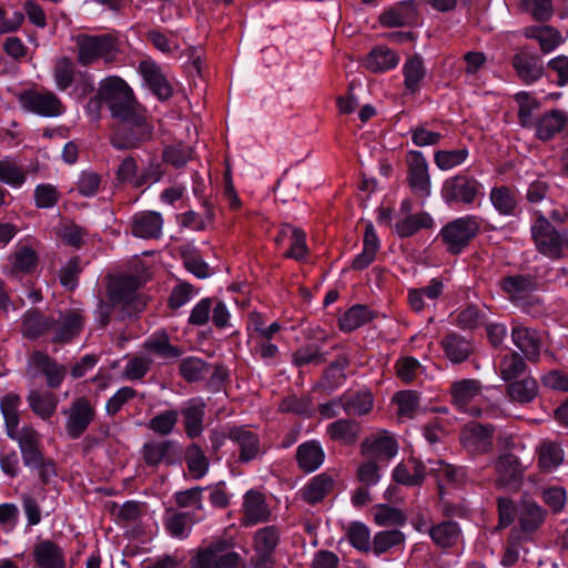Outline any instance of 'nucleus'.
<instances>
[{
    "mask_svg": "<svg viewBox=\"0 0 568 568\" xmlns=\"http://www.w3.org/2000/svg\"><path fill=\"white\" fill-rule=\"evenodd\" d=\"M140 285L135 276H122L118 278L110 287L109 292L112 301L121 302L130 298V296L138 290Z\"/></svg>",
    "mask_w": 568,
    "mask_h": 568,
    "instance_id": "obj_58",
    "label": "nucleus"
},
{
    "mask_svg": "<svg viewBox=\"0 0 568 568\" xmlns=\"http://www.w3.org/2000/svg\"><path fill=\"white\" fill-rule=\"evenodd\" d=\"M416 4L413 0L400 1L379 16V22L384 27H402L414 20Z\"/></svg>",
    "mask_w": 568,
    "mask_h": 568,
    "instance_id": "obj_22",
    "label": "nucleus"
},
{
    "mask_svg": "<svg viewBox=\"0 0 568 568\" xmlns=\"http://www.w3.org/2000/svg\"><path fill=\"white\" fill-rule=\"evenodd\" d=\"M519 520L524 531H532L544 520V510L537 504L528 501L523 506Z\"/></svg>",
    "mask_w": 568,
    "mask_h": 568,
    "instance_id": "obj_62",
    "label": "nucleus"
},
{
    "mask_svg": "<svg viewBox=\"0 0 568 568\" xmlns=\"http://www.w3.org/2000/svg\"><path fill=\"white\" fill-rule=\"evenodd\" d=\"M55 85L60 91H65L74 79V63L71 59L63 57L57 60L53 69Z\"/></svg>",
    "mask_w": 568,
    "mask_h": 568,
    "instance_id": "obj_54",
    "label": "nucleus"
},
{
    "mask_svg": "<svg viewBox=\"0 0 568 568\" xmlns=\"http://www.w3.org/2000/svg\"><path fill=\"white\" fill-rule=\"evenodd\" d=\"M363 244L362 252L352 262L354 270L366 268L375 260L379 250V240L372 223L366 225Z\"/></svg>",
    "mask_w": 568,
    "mask_h": 568,
    "instance_id": "obj_31",
    "label": "nucleus"
},
{
    "mask_svg": "<svg viewBox=\"0 0 568 568\" xmlns=\"http://www.w3.org/2000/svg\"><path fill=\"white\" fill-rule=\"evenodd\" d=\"M568 124V115L561 110L554 109L538 119L536 125V136L539 140L547 141L561 132Z\"/></svg>",
    "mask_w": 568,
    "mask_h": 568,
    "instance_id": "obj_21",
    "label": "nucleus"
},
{
    "mask_svg": "<svg viewBox=\"0 0 568 568\" xmlns=\"http://www.w3.org/2000/svg\"><path fill=\"white\" fill-rule=\"evenodd\" d=\"M38 257L36 252L28 245L18 244L11 256L13 273H29L37 266Z\"/></svg>",
    "mask_w": 568,
    "mask_h": 568,
    "instance_id": "obj_43",
    "label": "nucleus"
},
{
    "mask_svg": "<svg viewBox=\"0 0 568 568\" xmlns=\"http://www.w3.org/2000/svg\"><path fill=\"white\" fill-rule=\"evenodd\" d=\"M0 181L10 185L11 187H21L27 181V171L14 160H1Z\"/></svg>",
    "mask_w": 568,
    "mask_h": 568,
    "instance_id": "obj_47",
    "label": "nucleus"
},
{
    "mask_svg": "<svg viewBox=\"0 0 568 568\" xmlns=\"http://www.w3.org/2000/svg\"><path fill=\"white\" fill-rule=\"evenodd\" d=\"M140 285L135 276H122L118 278L110 287L109 292L112 301L121 302L130 298V296L138 290Z\"/></svg>",
    "mask_w": 568,
    "mask_h": 568,
    "instance_id": "obj_57",
    "label": "nucleus"
},
{
    "mask_svg": "<svg viewBox=\"0 0 568 568\" xmlns=\"http://www.w3.org/2000/svg\"><path fill=\"white\" fill-rule=\"evenodd\" d=\"M140 71L150 89L162 100L169 99L172 88L160 69L148 61L140 63Z\"/></svg>",
    "mask_w": 568,
    "mask_h": 568,
    "instance_id": "obj_29",
    "label": "nucleus"
},
{
    "mask_svg": "<svg viewBox=\"0 0 568 568\" xmlns=\"http://www.w3.org/2000/svg\"><path fill=\"white\" fill-rule=\"evenodd\" d=\"M162 227V215L154 211L140 212L132 220V233L138 237L156 239L161 235Z\"/></svg>",
    "mask_w": 568,
    "mask_h": 568,
    "instance_id": "obj_20",
    "label": "nucleus"
},
{
    "mask_svg": "<svg viewBox=\"0 0 568 568\" xmlns=\"http://www.w3.org/2000/svg\"><path fill=\"white\" fill-rule=\"evenodd\" d=\"M507 392L513 402L527 404L536 398L538 394V385L536 379L526 377L521 381L510 383Z\"/></svg>",
    "mask_w": 568,
    "mask_h": 568,
    "instance_id": "obj_40",
    "label": "nucleus"
},
{
    "mask_svg": "<svg viewBox=\"0 0 568 568\" xmlns=\"http://www.w3.org/2000/svg\"><path fill=\"white\" fill-rule=\"evenodd\" d=\"M225 538H216L197 549L191 560V568H243L240 554L233 551Z\"/></svg>",
    "mask_w": 568,
    "mask_h": 568,
    "instance_id": "obj_3",
    "label": "nucleus"
},
{
    "mask_svg": "<svg viewBox=\"0 0 568 568\" xmlns=\"http://www.w3.org/2000/svg\"><path fill=\"white\" fill-rule=\"evenodd\" d=\"M442 197L447 204H474L484 197V186L475 178L457 174L445 180L442 186Z\"/></svg>",
    "mask_w": 568,
    "mask_h": 568,
    "instance_id": "obj_7",
    "label": "nucleus"
},
{
    "mask_svg": "<svg viewBox=\"0 0 568 568\" xmlns=\"http://www.w3.org/2000/svg\"><path fill=\"white\" fill-rule=\"evenodd\" d=\"M371 314L367 307L363 305H355L343 314L339 318V326L343 331H354L368 322Z\"/></svg>",
    "mask_w": 568,
    "mask_h": 568,
    "instance_id": "obj_53",
    "label": "nucleus"
},
{
    "mask_svg": "<svg viewBox=\"0 0 568 568\" xmlns=\"http://www.w3.org/2000/svg\"><path fill=\"white\" fill-rule=\"evenodd\" d=\"M513 64L519 78L526 83H532L544 74L542 64L538 60L523 53L514 57Z\"/></svg>",
    "mask_w": 568,
    "mask_h": 568,
    "instance_id": "obj_35",
    "label": "nucleus"
},
{
    "mask_svg": "<svg viewBox=\"0 0 568 568\" xmlns=\"http://www.w3.org/2000/svg\"><path fill=\"white\" fill-rule=\"evenodd\" d=\"M68 420L67 433L72 438H79L92 423L95 416L93 405L84 397L75 398L65 412Z\"/></svg>",
    "mask_w": 568,
    "mask_h": 568,
    "instance_id": "obj_11",
    "label": "nucleus"
},
{
    "mask_svg": "<svg viewBox=\"0 0 568 568\" xmlns=\"http://www.w3.org/2000/svg\"><path fill=\"white\" fill-rule=\"evenodd\" d=\"M490 201L494 207L504 215H511L516 209L515 195L505 186L494 187L490 192Z\"/></svg>",
    "mask_w": 568,
    "mask_h": 568,
    "instance_id": "obj_52",
    "label": "nucleus"
},
{
    "mask_svg": "<svg viewBox=\"0 0 568 568\" xmlns=\"http://www.w3.org/2000/svg\"><path fill=\"white\" fill-rule=\"evenodd\" d=\"M27 371L33 376H43L50 388H59L68 369L45 352L33 351L28 357Z\"/></svg>",
    "mask_w": 568,
    "mask_h": 568,
    "instance_id": "obj_10",
    "label": "nucleus"
},
{
    "mask_svg": "<svg viewBox=\"0 0 568 568\" xmlns=\"http://www.w3.org/2000/svg\"><path fill=\"white\" fill-rule=\"evenodd\" d=\"M518 103V118L519 122L525 128H534L538 121L535 112L540 108V102L530 93L521 91L515 95Z\"/></svg>",
    "mask_w": 568,
    "mask_h": 568,
    "instance_id": "obj_36",
    "label": "nucleus"
},
{
    "mask_svg": "<svg viewBox=\"0 0 568 568\" xmlns=\"http://www.w3.org/2000/svg\"><path fill=\"white\" fill-rule=\"evenodd\" d=\"M185 462L187 470L194 479L202 478L209 470V459L196 444H192L186 448Z\"/></svg>",
    "mask_w": 568,
    "mask_h": 568,
    "instance_id": "obj_45",
    "label": "nucleus"
},
{
    "mask_svg": "<svg viewBox=\"0 0 568 568\" xmlns=\"http://www.w3.org/2000/svg\"><path fill=\"white\" fill-rule=\"evenodd\" d=\"M182 258L186 270L199 278H205L210 275L209 265L202 260L196 250L189 246L183 248Z\"/></svg>",
    "mask_w": 568,
    "mask_h": 568,
    "instance_id": "obj_63",
    "label": "nucleus"
},
{
    "mask_svg": "<svg viewBox=\"0 0 568 568\" xmlns=\"http://www.w3.org/2000/svg\"><path fill=\"white\" fill-rule=\"evenodd\" d=\"M406 90L416 92L425 77L423 61L415 57L407 60L403 67Z\"/></svg>",
    "mask_w": 568,
    "mask_h": 568,
    "instance_id": "obj_50",
    "label": "nucleus"
},
{
    "mask_svg": "<svg viewBox=\"0 0 568 568\" xmlns=\"http://www.w3.org/2000/svg\"><path fill=\"white\" fill-rule=\"evenodd\" d=\"M33 554L39 568H65L63 551L52 541L39 542Z\"/></svg>",
    "mask_w": 568,
    "mask_h": 568,
    "instance_id": "obj_25",
    "label": "nucleus"
},
{
    "mask_svg": "<svg viewBox=\"0 0 568 568\" xmlns=\"http://www.w3.org/2000/svg\"><path fill=\"white\" fill-rule=\"evenodd\" d=\"M501 287L511 300L520 301L535 290L536 283L527 276H509L503 281Z\"/></svg>",
    "mask_w": 568,
    "mask_h": 568,
    "instance_id": "obj_42",
    "label": "nucleus"
},
{
    "mask_svg": "<svg viewBox=\"0 0 568 568\" xmlns=\"http://www.w3.org/2000/svg\"><path fill=\"white\" fill-rule=\"evenodd\" d=\"M393 479L402 485H419L426 476V466L412 458L399 463L393 470Z\"/></svg>",
    "mask_w": 568,
    "mask_h": 568,
    "instance_id": "obj_26",
    "label": "nucleus"
},
{
    "mask_svg": "<svg viewBox=\"0 0 568 568\" xmlns=\"http://www.w3.org/2000/svg\"><path fill=\"white\" fill-rule=\"evenodd\" d=\"M373 407V396L369 392H359L349 395L344 400V410L347 414L364 415Z\"/></svg>",
    "mask_w": 568,
    "mask_h": 568,
    "instance_id": "obj_59",
    "label": "nucleus"
},
{
    "mask_svg": "<svg viewBox=\"0 0 568 568\" xmlns=\"http://www.w3.org/2000/svg\"><path fill=\"white\" fill-rule=\"evenodd\" d=\"M8 436L19 443L26 465L41 463L42 453L40 450V435L31 427H23L20 430L16 428L8 433Z\"/></svg>",
    "mask_w": 568,
    "mask_h": 568,
    "instance_id": "obj_14",
    "label": "nucleus"
},
{
    "mask_svg": "<svg viewBox=\"0 0 568 568\" xmlns=\"http://www.w3.org/2000/svg\"><path fill=\"white\" fill-rule=\"evenodd\" d=\"M327 433L333 440L351 444L357 439L359 426L355 422L339 419L327 426Z\"/></svg>",
    "mask_w": 568,
    "mask_h": 568,
    "instance_id": "obj_44",
    "label": "nucleus"
},
{
    "mask_svg": "<svg viewBox=\"0 0 568 568\" xmlns=\"http://www.w3.org/2000/svg\"><path fill=\"white\" fill-rule=\"evenodd\" d=\"M179 413L174 409L164 410L150 419L148 427L159 435L171 434L178 423Z\"/></svg>",
    "mask_w": 568,
    "mask_h": 568,
    "instance_id": "obj_55",
    "label": "nucleus"
},
{
    "mask_svg": "<svg viewBox=\"0 0 568 568\" xmlns=\"http://www.w3.org/2000/svg\"><path fill=\"white\" fill-rule=\"evenodd\" d=\"M479 230V223L475 216L467 215L454 220L440 231L444 243L452 253H459Z\"/></svg>",
    "mask_w": 568,
    "mask_h": 568,
    "instance_id": "obj_9",
    "label": "nucleus"
},
{
    "mask_svg": "<svg viewBox=\"0 0 568 568\" xmlns=\"http://www.w3.org/2000/svg\"><path fill=\"white\" fill-rule=\"evenodd\" d=\"M20 404L21 399L16 394H8L1 399L0 407L6 422L7 434L18 428Z\"/></svg>",
    "mask_w": 568,
    "mask_h": 568,
    "instance_id": "obj_51",
    "label": "nucleus"
},
{
    "mask_svg": "<svg viewBox=\"0 0 568 568\" xmlns=\"http://www.w3.org/2000/svg\"><path fill=\"white\" fill-rule=\"evenodd\" d=\"M28 402L31 409L45 419L51 417L58 406V398L53 393L32 390L28 396Z\"/></svg>",
    "mask_w": 568,
    "mask_h": 568,
    "instance_id": "obj_38",
    "label": "nucleus"
},
{
    "mask_svg": "<svg viewBox=\"0 0 568 568\" xmlns=\"http://www.w3.org/2000/svg\"><path fill=\"white\" fill-rule=\"evenodd\" d=\"M78 61L82 65H91L99 60L105 63L113 62L119 51L118 39L110 34L88 36L80 34L75 40Z\"/></svg>",
    "mask_w": 568,
    "mask_h": 568,
    "instance_id": "obj_4",
    "label": "nucleus"
},
{
    "mask_svg": "<svg viewBox=\"0 0 568 568\" xmlns=\"http://www.w3.org/2000/svg\"><path fill=\"white\" fill-rule=\"evenodd\" d=\"M50 327L49 322L36 311L28 312L23 320V334L29 338H37Z\"/></svg>",
    "mask_w": 568,
    "mask_h": 568,
    "instance_id": "obj_64",
    "label": "nucleus"
},
{
    "mask_svg": "<svg viewBox=\"0 0 568 568\" xmlns=\"http://www.w3.org/2000/svg\"><path fill=\"white\" fill-rule=\"evenodd\" d=\"M362 453L368 458L389 462L397 455L398 444L393 435L381 430L363 442Z\"/></svg>",
    "mask_w": 568,
    "mask_h": 568,
    "instance_id": "obj_12",
    "label": "nucleus"
},
{
    "mask_svg": "<svg viewBox=\"0 0 568 568\" xmlns=\"http://www.w3.org/2000/svg\"><path fill=\"white\" fill-rule=\"evenodd\" d=\"M523 471V467L515 455H503L496 462V483L503 487L517 485Z\"/></svg>",
    "mask_w": 568,
    "mask_h": 568,
    "instance_id": "obj_23",
    "label": "nucleus"
},
{
    "mask_svg": "<svg viewBox=\"0 0 568 568\" xmlns=\"http://www.w3.org/2000/svg\"><path fill=\"white\" fill-rule=\"evenodd\" d=\"M450 395L453 405L460 412L471 416H495V413L484 406L481 384L477 379H459L452 384Z\"/></svg>",
    "mask_w": 568,
    "mask_h": 568,
    "instance_id": "obj_5",
    "label": "nucleus"
},
{
    "mask_svg": "<svg viewBox=\"0 0 568 568\" xmlns=\"http://www.w3.org/2000/svg\"><path fill=\"white\" fill-rule=\"evenodd\" d=\"M426 469V473L428 471L436 477L439 487H442L443 484L454 483L459 477V470L440 459L429 460Z\"/></svg>",
    "mask_w": 568,
    "mask_h": 568,
    "instance_id": "obj_60",
    "label": "nucleus"
},
{
    "mask_svg": "<svg viewBox=\"0 0 568 568\" xmlns=\"http://www.w3.org/2000/svg\"><path fill=\"white\" fill-rule=\"evenodd\" d=\"M525 34L528 38L537 39L540 44V49L545 53L551 52L564 41L561 34L550 27L528 28L526 29Z\"/></svg>",
    "mask_w": 568,
    "mask_h": 568,
    "instance_id": "obj_46",
    "label": "nucleus"
},
{
    "mask_svg": "<svg viewBox=\"0 0 568 568\" xmlns=\"http://www.w3.org/2000/svg\"><path fill=\"white\" fill-rule=\"evenodd\" d=\"M467 156L468 151L466 149L440 150L435 153L434 160L439 170L448 171L463 164Z\"/></svg>",
    "mask_w": 568,
    "mask_h": 568,
    "instance_id": "obj_56",
    "label": "nucleus"
},
{
    "mask_svg": "<svg viewBox=\"0 0 568 568\" xmlns=\"http://www.w3.org/2000/svg\"><path fill=\"white\" fill-rule=\"evenodd\" d=\"M491 436V427L469 423L462 430L460 442L468 452L481 454L490 449Z\"/></svg>",
    "mask_w": 568,
    "mask_h": 568,
    "instance_id": "obj_15",
    "label": "nucleus"
},
{
    "mask_svg": "<svg viewBox=\"0 0 568 568\" xmlns=\"http://www.w3.org/2000/svg\"><path fill=\"white\" fill-rule=\"evenodd\" d=\"M334 486V478L327 473H321L314 476L301 490L303 500L315 504L321 501Z\"/></svg>",
    "mask_w": 568,
    "mask_h": 568,
    "instance_id": "obj_27",
    "label": "nucleus"
},
{
    "mask_svg": "<svg viewBox=\"0 0 568 568\" xmlns=\"http://www.w3.org/2000/svg\"><path fill=\"white\" fill-rule=\"evenodd\" d=\"M408 180L413 192L419 196L427 197L430 194V178L428 164L424 155L413 151L408 155Z\"/></svg>",
    "mask_w": 568,
    "mask_h": 568,
    "instance_id": "obj_13",
    "label": "nucleus"
},
{
    "mask_svg": "<svg viewBox=\"0 0 568 568\" xmlns=\"http://www.w3.org/2000/svg\"><path fill=\"white\" fill-rule=\"evenodd\" d=\"M308 255L310 248L306 243V233L298 227H292L288 236L286 257L294 258L298 262H305L307 261Z\"/></svg>",
    "mask_w": 568,
    "mask_h": 568,
    "instance_id": "obj_49",
    "label": "nucleus"
},
{
    "mask_svg": "<svg viewBox=\"0 0 568 568\" xmlns=\"http://www.w3.org/2000/svg\"><path fill=\"white\" fill-rule=\"evenodd\" d=\"M445 355L453 363H460L468 358L471 346L470 343L456 334L448 335L442 342Z\"/></svg>",
    "mask_w": 568,
    "mask_h": 568,
    "instance_id": "obj_39",
    "label": "nucleus"
},
{
    "mask_svg": "<svg viewBox=\"0 0 568 568\" xmlns=\"http://www.w3.org/2000/svg\"><path fill=\"white\" fill-rule=\"evenodd\" d=\"M18 101L24 110L45 118L59 116L65 111L60 98L47 89L24 90L18 94Z\"/></svg>",
    "mask_w": 568,
    "mask_h": 568,
    "instance_id": "obj_8",
    "label": "nucleus"
},
{
    "mask_svg": "<svg viewBox=\"0 0 568 568\" xmlns=\"http://www.w3.org/2000/svg\"><path fill=\"white\" fill-rule=\"evenodd\" d=\"M429 536L440 547H450L460 538V531L457 524L452 521L442 523L428 530Z\"/></svg>",
    "mask_w": 568,
    "mask_h": 568,
    "instance_id": "obj_48",
    "label": "nucleus"
},
{
    "mask_svg": "<svg viewBox=\"0 0 568 568\" xmlns=\"http://www.w3.org/2000/svg\"><path fill=\"white\" fill-rule=\"evenodd\" d=\"M538 465L544 471L556 470L564 462L562 447L554 442H544L537 450Z\"/></svg>",
    "mask_w": 568,
    "mask_h": 568,
    "instance_id": "obj_34",
    "label": "nucleus"
},
{
    "mask_svg": "<svg viewBox=\"0 0 568 568\" xmlns=\"http://www.w3.org/2000/svg\"><path fill=\"white\" fill-rule=\"evenodd\" d=\"M242 524L244 526H254L268 520L271 510L265 503L264 496L256 490H248L243 500Z\"/></svg>",
    "mask_w": 568,
    "mask_h": 568,
    "instance_id": "obj_16",
    "label": "nucleus"
},
{
    "mask_svg": "<svg viewBox=\"0 0 568 568\" xmlns=\"http://www.w3.org/2000/svg\"><path fill=\"white\" fill-rule=\"evenodd\" d=\"M399 62L398 55L386 47H377L371 51L366 59L367 69L374 72H384L395 68Z\"/></svg>",
    "mask_w": 568,
    "mask_h": 568,
    "instance_id": "obj_37",
    "label": "nucleus"
},
{
    "mask_svg": "<svg viewBox=\"0 0 568 568\" xmlns=\"http://www.w3.org/2000/svg\"><path fill=\"white\" fill-rule=\"evenodd\" d=\"M118 180L129 183L134 187H141L149 183H154L160 180V174L155 169H149L146 172L138 173V165L133 158H125L119 165Z\"/></svg>",
    "mask_w": 568,
    "mask_h": 568,
    "instance_id": "obj_19",
    "label": "nucleus"
},
{
    "mask_svg": "<svg viewBox=\"0 0 568 568\" xmlns=\"http://www.w3.org/2000/svg\"><path fill=\"white\" fill-rule=\"evenodd\" d=\"M296 459L301 469L313 473L323 465L325 454L318 442L308 440L298 446Z\"/></svg>",
    "mask_w": 568,
    "mask_h": 568,
    "instance_id": "obj_24",
    "label": "nucleus"
},
{
    "mask_svg": "<svg viewBox=\"0 0 568 568\" xmlns=\"http://www.w3.org/2000/svg\"><path fill=\"white\" fill-rule=\"evenodd\" d=\"M195 521L196 519L190 513H180L171 516L165 526L172 536L183 538L189 535Z\"/></svg>",
    "mask_w": 568,
    "mask_h": 568,
    "instance_id": "obj_61",
    "label": "nucleus"
},
{
    "mask_svg": "<svg viewBox=\"0 0 568 568\" xmlns=\"http://www.w3.org/2000/svg\"><path fill=\"white\" fill-rule=\"evenodd\" d=\"M531 234L539 253L550 258H560L568 250V234L556 229L546 217L538 216L531 226Z\"/></svg>",
    "mask_w": 568,
    "mask_h": 568,
    "instance_id": "obj_6",
    "label": "nucleus"
},
{
    "mask_svg": "<svg viewBox=\"0 0 568 568\" xmlns=\"http://www.w3.org/2000/svg\"><path fill=\"white\" fill-rule=\"evenodd\" d=\"M229 437L240 449V460L250 462L262 454V445L257 434L245 427H234Z\"/></svg>",
    "mask_w": 568,
    "mask_h": 568,
    "instance_id": "obj_17",
    "label": "nucleus"
},
{
    "mask_svg": "<svg viewBox=\"0 0 568 568\" xmlns=\"http://www.w3.org/2000/svg\"><path fill=\"white\" fill-rule=\"evenodd\" d=\"M433 226V217L428 213H419L396 222L395 231L399 236L406 237L412 236L422 229H432Z\"/></svg>",
    "mask_w": 568,
    "mask_h": 568,
    "instance_id": "obj_41",
    "label": "nucleus"
},
{
    "mask_svg": "<svg viewBox=\"0 0 568 568\" xmlns=\"http://www.w3.org/2000/svg\"><path fill=\"white\" fill-rule=\"evenodd\" d=\"M97 98L108 106L114 120L141 108L130 85L118 75L108 77L99 83Z\"/></svg>",
    "mask_w": 568,
    "mask_h": 568,
    "instance_id": "obj_1",
    "label": "nucleus"
},
{
    "mask_svg": "<svg viewBox=\"0 0 568 568\" xmlns=\"http://www.w3.org/2000/svg\"><path fill=\"white\" fill-rule=\"evenodd\" d=\"M178 447L172 440H154L145 443L142 447V457L146 465H171L175 460Z\"/></svg>",
    "mask_w": 568,
    "mask_h": 568,
    "instance_id": "obj_18",
    "label": "nucleus"
},
{
    "mask_svg": "<svg viewBox=\"0 0 568 568\" xmlns=\"http://www.w3.org/2000/svg\"><path fill=\"white\" fill-rule=\"evenodd\" d=\"M82 326L83 318L80 313L70 311L61 315L60 320L53 327L55 333L53 342H69L80 333Z\"/></svg>",
    "mask_w": 568,
    "mask_h": 568,
    "instance_id": "obj_32",
    "label": "nucleus"
},
{
    "mask_svg": "<svg viewBox=\"0 0 568 568\" xmlns=\"http://www.w3.org/2000/svg\"><path fill=\"white\" fill-rule=\"evenodd\" d=\"M511 337L515 345L530 361H536L540 352V338L536 331L517 326L513 328Z\"/></svg>",
    "mask_w": 568,
    "mask_h": 568,
    "instance_id": "obj_28",
    "label": "nucleus"
},
{
    "mask_svg": "<svg viewBox=\"0 0 568 568\" xmlns=\"http://www.w3.org/2000/svg\"><path fill=\"white\" fill-rule=\"evenodd\" d=\"M151 134L152 128L145 115V110L141 106L115 120L112 142L119 149H131L150 139Z\"/></svg>",
    "mask_w": 568,
    "mask_h": 568,
    "instance_id": "obj_2",
    "label": "nucleus"
},
{
    "mask_svg": "<svg viewBox=\"0 0 568 568\" xmlns=\"http://www.w3.org/2000/svg\"><path fill=\"white\" fill-rule=\"evenodd\" d=\"M143 349L149 355H156L161 358H176L180 351L170 344L169 336L165 332H158L151 335L143 345Z\"/></svg>",
    "mask_w": 568,
    "mask_h": 568,
    "instance_id": "obj_33",
    "label": "nucleus"
},
{
    "mask_svg": "<svg viewBox=\"0 0 568 568\" xmlns=\"http://www.w3.org/2000/svg\"><path fill=\"white\" fill-rule=\"evenodd\" d=\"M205 405L201 399H192L182 410L185 433L190 438H195L203 430Z\"/></svg>",
    "mask_w": 568,
    "mask_h": 568,
    "instance_id": "obj_30",
    "label": "nucleus"
}]
</instances>
